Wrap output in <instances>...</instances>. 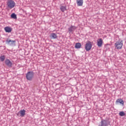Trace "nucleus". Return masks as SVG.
I'll use <instances>...</instances> for the list:
<instances>
[{
    "mask_svg": "<svg viewBox=\"0 0 126 126\" xmlns=\"http://www.w3.org/2000/svg\"><path fill=\"white\" fill-rule=\"evenodd\" d=\"M119 103L120 104H121V105H122V106H124V105L125 104V102L122 98H118L116 100V104L117 105H118V104H119Z\"/></svg>",
    "mask_w": 126,
    "mask_h": 126,
    "instance_id": "obj_9",
    "label": "nucleus"
},
{
    "mask_svg": "<svg viewBox=\"0 0 126 126\" xmlns=\"http://www.w3.org/2000/svg\"><path fill=\"white\" fill-rule=\"evenodd\" d=\"M75 49H80L81 48V43L77 42L75 46Z\"/></svg>",
    "mask_w": 126,
    "mask_h": 126,
    "instance_id": "obj_14",
    "label": "nucleus"
},
{
    "mask_svg": "<svg viewBox=\"0 0 126 126\" xmlns=\"http://www.w3.org/2000/svg\"><path fill=\"white\" fill-rule=\"evenodd\" d=\"M11 18H13V19H16L17 18V17L16 16V14L14 13H12L11 15Z\"/></svg>",
    "mask_w": 126,
    "mask_h": 126,
    "instance_id": "obj_18",
    "label": "nucleus"
},
{
    "mask_svg": "<svg viewBox=\"0 0 126 126\" xmlns=\"http://www.w3.org/2000/svg\"><path fill=\"white\" fill-rule=\"evenodd\" d=\"M4 31L6 33H10L11 31H12V29L10 28V27H6L4 29Z\"/></svg>",
    "mask_w": 126,
    "mask_h": 126,
    "instance_id": "obj_10",
    "label": "nucleus"
},
{
    "mask_svg": "<svg viewBox=\"0 0 126 126\" xmlns=\"http://www.w3.org/2000/svg\"><path fill=\"white\" fill-rule=\"evenodd\" d=\"M76 3L78 6H82L83 5V0H76Z\"/></svg>",
    "mask_w": 126,
    "mask_h": 126,
    "instance_id": "obj_11",
    "label": "nucleus"
},
{
    "mask_svg": "<svg viewBox=\"0 0 126 126\" xmlns=\"http://www.w3.org/2000/svg\"><path fill=\"white\" fill-rule=\"evenodd\" d=\"M76 29H77V27L71 25L68 29V30L69 31V33L70 34V33H73V31H74V30H76Z\"/></svg>",
    "mask_w": 126,
    "mask_h": 126,
    "instance_id": "obj_7",
    "label": "nucleus"
},
{
    "mask_svg": "<svg viewBox=\"0 0 126 126\" xmlns=\"http://www.w3.org/2000/svg\"><path fill=\"white\" fill-rule=\"evenodd\" d=\"M26 112V111H25V110L24 109L20 110L19 112L20 114V117H24L25 116Z\"/></svg>",
    "mask_w": 126,
    "mask_h": 126,
    "instance_id": "obj_13",
    "label": "nucleus"
},
{
    "mask_svg": "<svg viewBox=\"0 0 126 126\" xmlns=\"http://www.w3.org/2000/svg\"><path fill=\"white\" fill-rule=\"evenodd\" d=\"M123 41L119 40L115 43V47L117 50H121L123 48Z\"/></svg>",
    "mask_w": 126,
    "mask_h": 126,
    "instance_id": "obj_2",
    "label": "nucleus"
},
{
    "mask_svg": "<svg viewBox=\"0 0 126 126\" xmlns=\"http://www.w3.org/2000/svg\"><path fill=\"white\" fill-rule=\"evenodd\" d=\"M50 37L51 39H57L58 35L55 33H52L50 34Z\"/></svg>",
    "mask_w": 126,
    "mask_h": 126,
    "instance_id": "obj_12",
    "label": "nucleus"
},
{
    "mask_svg": "<svg viewBox=\"0 0 126 126\" xmlns=\"http://www.w3.org/2000/svg\"><path fill=\"white\" fill-rule=\"evenodd\" d=\"M97 45L99 48H101L103 46V39L102 38H99L97 40Z\"/></svg>",
    "mask_w": 126,
    "mask_h": 126,
    "instance_id": "obj_8",
    "label": "nucleus"
},
{
    "mask_svg": "<svg viewBox=\"0 0 126 126\" xmlns=\"http://www.w3.org/2000/svg\"><path fill=\"white\" fill-rule=\"evenodd\" d=\"M34 77V72L33 71H29L26 74V78L28 80L31 81Z\"/></svg>",
    "mask_w": 126,
    "mask_h": 126,
    "instance_id": "obj_3",
    "label": "nucleus"
},
{
    "mask_svg": "<svg viewBox=\"0 0 126 126\" xmlns=\"http://www.w3.org/2000/svg\"><path fill=\"white\" fill-rule=\"evenodd\" d=\"M7 8L12 9L15 6V2L13 0H7L6 2Z\"/></svg>",
    "mask_w": 126,
    "mask_h": 126,
    "instance_id": "obj_1",
    "label": "nucleus"
},
{
    "mask_svg": "<svg viewBox=\"0 0 126 126\" xmlns=\"http://www.w3.org/2000/svg\"><path fill=\"white\" fill-rule=\"evenodd\" d=\"M5 63L8 67H12V62L9 59H7L5 61Z\"/></svg>",
    "mask_w": 126,
    "mask_h": 126,
    "instance_id": "obj_6",
    "label": "nucleus"
},
{
    "mask_svg": "<svg viewBox=\"0 0 126 126\" xmlns=\"http://www.w3.org/2000/svg\"><path fill=\"white\" fill-rule=\"evenodd\" d=\"M119 116H121V117H124V116H126V113H125L124 111H121L119 113Z\"/></svg>",
    "mask_w": 126,
    "mask_h": 126,
    "instance_id": "obj_19",
    "label": "nucleus"
},
{
    "mask_svg": "<svg viewBox=\"0 0 126 126\" xmlns=\"http://www.w3.org/2000/svg\"><path fill=\"white\" fill-rule=\"evenodd\" d=\"M6 43L8 44H9V43H11V44H13V43H15V40H11V39L9 40L8 39H7L6 40Z\"/></svg>",
    "mask_w": 126,
    "mask_h": 126,
    "instance_id": "obj_16",
    "label": "nucleus"
},
{
    "mask_svg": "<svg viewBox=\"0 0 126 126\" xmlns=\"http://www.w3.org/2000/svg\"><path fill=\"white\" fill-rule=\"evenodd\" d=\"M60 9L62 12H64L65 10H66V6H61L60 7Z\"/></svg>",
    "mask_w": 126,
    "mask_h": 126,
    "instance_id": "obj_15",
    "label": "nucleus"
},
{
    "mask_svg": "<svg viewBox=\"0 0 126 126\" xmlns=\"http://www.w3.org/2000/svg\"><path fill=\"white\" fill-rule=\"evenodd\" d=\"M110 125V122L107 120H102L101 121V125L99 126H108Z\"/></svg>",
    "mask_w": 126,
    "mask_h": 126,
    "instance_id": "obj_5",
    "label": "nucleus"
},
{
    "mask_svg": "<svg viewBox=\"0 0 126 126\" xmlns=\"http://www.w3.org/2000/svg\"><path fill=\"white\" fill-rule=\"evenodd\" d=\"M92 48V42L91 41H87L85 44V49L87 52H89Z\"/></svg>",
    "mask_w": 126,
    "mask_h": 126,
    "instance_id": "obj_4",
    "label": "nucleus"
},
{
    "mask_svg": "<svg viewBox=\"0 0 126 126\" xmlns=\"http://www.w3.org/2000/svg\"><path fill=\"white\" fill-rule=\"evenodd\" d=\"M0 60L1 62H4V60H5V56H4V55L1 56L0 57Z\"/></svg>",
    "mask_w": 126,
    "mask_h": 126,
    "instance_id": "obj_17",
    "label": "nucleus"
}]
</instances>
